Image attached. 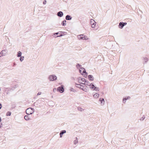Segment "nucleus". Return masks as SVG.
I'll use <instances>...</instances> for the list:
<instances>
[{
	"mask_svg": "<svg viewBox=\"0 0 149 149\" xmlns=\"http://www.w3.org/2000/svg\"><path fill=\"white\" fill-rule=\"evenodd\" d=\"M20 58H19L20 61L22 62L24 59V56H20Z\"/></svg>",
	"mask_w": 149,
	"mask_h": 149,
	"instance_id": "cd10ccee",
	"label": "nucleus"
},
{
	"mask_svg": "<svg viewBox=\"0 0 149 149\" xmlns=\"http://www.w3.org/2000/svg\"><path fill=\"white\" fill-rule=\"evenodd\" d=\"M143 60L145 62V63L147 62L148 61V58L146 57L144 58Z\"/></svg>",
	"mask_w": 149,
	"mask_h": 149,
	"instance_id": "393cba45",
	"label": "nucleus"
},
{
	"mask_svg": "<svg viewBox=\"0 0 149 149\" xmlns=\"http://www.w3.org/2000/svg\"><path fill=\"white\" fill-rule=\"evenodd\" d=\"M99 101L101 102V104H104V101L103 98H100L99 99Z\"/></svg>",
	"mask_w": 149,
	"mask_h": 149,
	"instance_id": "2eb2a0df",
	"label": "nucleus"
},
{
	"mask_svg": "<svg viewBox=\"0 0 149 149\" xmlns=\"http://www.w3.org/2000/svg\"><path fill=\"white\" fill-rule=\"evenodd\" d=\"M79 40H87L88 39V38L83 34L79 35L77 36Z\"/></svg>",
	"mask_w": 149,
	"mask_h": 149,
	"instance_id": "f257e3e1",
	"label": "nucleus"
},
{
	"mask_svg": "<svg viewBox=\"0 0 149 149\" xmlns=\"http://www.w3.org/2000/svg\"><path fill=\"white\" fill-rule=\"evenodd\" d=\"M84 89H85V91H84L86 92V89L85 88Z\"/></svg>",
	"mask_w": 149,
	"mask_h": 149,
	"instance_id": "a19ab883",
	"label": "nucleus"
},
{
	"mask_svg": "<svg viewBox=\"0 0 149 149\" xmlns=\"http://www.w3.org/2000/svg\"><path fill=\"white\" fill-rule=\"evenodd\" d=\"M66 131L65 130H63L61 131L60 133V137L61 138L62 136V135L64 134L65 133Z\"/></svg>",
	"mask_w": 149,
	"mask_h": 149,
	"instance_id": "9b49d317",
	"label": "nucleus"
},
{
	"mask_svg": "<svg viewBox=\"0 0 149 149\" xmlns=\"http://www.w3.org/2000/svg\"><path fill=\"white\" fill-rule=\"evenodd\" d=\"M93 96L95 98H97L99 96V94L98 93H96L93 95Z\"/></svg>",
	"mask_w": 149,
	"mask_h": 149,
	"instance_id": "aec40b11",
	"label": "nucleus"
},
{
	"mask_svg": "<svg viewBox=\"0 0 149 149\" xmlns=\"http://www.w3.org/2000/svg\"><path fill=\"white\" fill-rule=\"evenodd\" d=\"M74 89L73 88H72L71 89V91H74Z\"/></svg>",
	"mask_w": 149,
	"mask_h": 149,
	"instance_id": "e433bc0d",
	"label": "nucleus"
},
{
	"mask_svg": "<svg viewBox=\"0 0 149 149\" xmlns=\"http://www.w3.org/2000/svg\"><path fill=\"white\" fill-rule=\"evenodd\" d=\"M56 35H55V36H57Z\"/></svg>",
	"mask_w": 149,
	"mask_h": 149,
	"instance_id": "37998d69",
	"label": "nucleus"
},
{
	"mask_svg": "<svg viewBox=\"0 0 149 149\" xmlns=\"http://www.w3.org/2000/svg\"><path fill=\"white\" fill-rule=\"evenodd\" d=\"M80 72L82 74L83 73H86L87 74V73L86 72L85 69L83 68H81L79 70Z\"/></svg>",
	"mask_w": 149,
	"mask_h": 149,
	"instance_id": "6e6552de",
	"label": "nucleus"
},
{
	"mask_svg": "<svg viewBox=\"0 0 149 149\" xmlns=\"http://www.w3.org/2000/svg\"><path fill=\"white\" fill-rule=\"evenodd\" d=\"M86 80L84 78H79L78 79V82L80 84H84L83 82H84L85 83Z\"/></svg>",
	"mask_w": 149,
	"mask_h": 149,
	"instance_id": "20e7f679",
	"label": "nucleus"
},
{
	"mask_svg": "<svg viewBox=\"0 0 149 149\" xmlns=\"http://www.w3.org/2000/svg\"><path fill=\"white\" fill-rule=\"evenodd\" d=\"M123 25H124V26L125 25H126L127 24V23H126V22H123Z\"/></svg>",
	"mask_w": 149,
	"mask_h": 149,
	"instance_id": "f704fd0d",
	"label": "nucleus"
},
{
	"mask_svg": "<svg viewBox=\"0 0 149 149\" xmlns=\"http://www.w3.org/2000/svg\"><path fill=\"white\" fill-rule=\"evenodd\" d=\"M24 118L26 120H28L30 119V118L28 115L25 116L24 117Z\"/></svg>",
	"mask_w": 149,
	"mask_h": 149,
	"instance_id": "a211bd4d",
	"label": "nucleus"
},
{
	"mask_svg": "<svg viewBox=\"0 0 149 149\" xmlns=\"http://www.w3.org/2000/svg\"><path fill=\"white\" fill-rule=\"evenodd\" d=\"M16 65V64L15 63H13V66Z\"/></svg>",
	"mask_w": 149,
	"mask_h": 149,
	"instance_id": "4c0bfd02",
	"label": "nucleus"
},
{
	"mask_svg": "<svg viewBox=\"0 0 149 149\" xmlns=\"http://www.w3.org/2000/svg\"><path fill=\"white\" fill-rule=\"evenodd\" d=\"M88 79L90 80L93 81L94 79L93 76L91 75H89L88 76Z\"/></svg>",
	"mask_w": 149,
	"mask_h": 149,
	"instance_id": "ddd939ff",
	"label": "nucleus"
},
{
	"mask_svg": "<svg viewBox=\"0 0 149 149\" xmlns=\"http://www.w3.org/2000/svg\"><path fill=\"white\" fill-rule=\"evenodd\" d=\"M90 84L89 83V81H88L86 80L85 83L84 84L85 85L89 86Z\"/></svg>",
	"mask_w": 149,
	"mask_h": 149,
	"instance_id": "6ab92c4d",
	"label": "nucleus"
},
{
	"mask_svg": "<svg viewBox=\"0 0 149 149\" xmlns=\"http://www.w3.org/2000/svg\"><path fill=\"white\" fill-rule=\"evenodd\" d=\"M124 26L123 25V22H120L119 23V24L118 25V27L120 29H122L124 27Z\"/></svg>",
	"mask_w": 149,
	"mask_h": 149,
	"instance_id": "f8f14e48",
	"label": "nucleus"
},
{
	"mask_svg": "<svg viewBox=\"0 0 149 149\" xmlns=\"http://www.w3.org/2000/svg\"><path fill=\"white\" fill-rule=\"evenodd\" d=\"M1 117H0V122H1Z\"/></svg>",
	"mask_w": 149,
	"mask_h": 149,
	"instance_id": "ea45409f",
	"label": "nucleus"
},
{
	"mask_svg": "<svg viewBox=\"0 0 149 149\" xmlns=\"http://www.w3.org/2000/svg\"><path fill=\"white\" fill-rule=\"evenodd\" d=\"M87 75L86 74V76H85V77H86L87 76Z\"/></svg>",
	"mask_w": 149,
	"mask_h": 149,
	"instance_id": "79ce46f5",
	"label": "nucleus"
},
{
	"mask_svg": "<svg viewBox=\"0 0 149 149\" xmlns=\"http://www.w3.org/2000/svg\"><path fill=\"white\" fill-rule=\"evenodd\" d=\"M76 86L77 87L79 88L80 89H81L83 90L84 91H85V89H84V86H82L80 84H76Z\"/></svg>",
	"mask_w": 149,
	"mask_h": 149,
	"instance_id": "423d86ee",
	"label": "nucleus"
},
{
	"mask_svg": "<svg viewBox=\"0 0 149 149\" xmlns=\"http://www.w3.org/2000/svg\"><path fill=\"white\" fill-rule=\"evenodd\" d=\"M89 86H90V88L91 89H94L95 87L94 85L92 83L90 84Z\"/></svg>",
	"mask_w": 149,
	"mask_h": 149,
	"instance_id": "dca6fc26",
	"label": "nucleus"
},
{
	"mask_svg": "<svg viewBox=\"0 0 149 149\" xmlns=\"http://www.w3.org/2000/svg\"><path fill=\"white\" fill-rule=\"evenodd\" d=\"M63 15V14L62 12L60 11L57 13V15L60 17H62Z\"/></svg>",
	"mask_w": 149,
	"mask_h": 149,
	"instance_id": "9d476101",
	"label": "nucleus"
},
{
	"mask_svg": "<svg viewBox=\"0 0 149 149\" xmlns=\"http://www.w3.org/2000/svg\"><path fill=\"white\" fill-rule=\"evenodd\" d=\"M72 17L69 15H67L65 17V19L67 20H70L72 19Z\"/></svg>",
	"mask_w": 149,
	"mask_h": 149,
	"instance_id": "4468645a",
	"label": "nucleus"
},
{
	"mask_svg": "<svg viewBox=\"0 0 149 149\" xmlns=\"http://www.w3.org/2000/svg\"><path fill=\"white\" fill-rule=\"evenodd\" d=\"M57 90L61 93H63L64 91V89L63 86L62 85L61 86L58 87L57 88Z\"/></svg>",
	"mask_w": 149,
	"mask_h": 149,
	"instance_id": "39448f33",
	"label": "nucleus"
},
{
	"mask_svg": "<svg viewBox=\"0 0 149 149\" xmlns=\"http://www.w3.org/2000/svg\"><path fill=\"white\" fill-rule=\"evenodd\" d=\"M2 124H1V125H0V128H1L2 127Z\"/></svg>",
	"mask_w": 149,
	"mask_h": 149,
	"instance_id": "58836bf2",
	"label": "nucleus"
},
{
	"mask_svg": "<svg viewBox=\"0 0 149 149\" xmlns=\"http://www.w3.org/2000/svg\"><path fill=\"white\" fill-rule=\"evenodd\" d=\"M34 112V109L31 108H28L26 110V113L27 115L32 114Z\"/></svg>",
	"mask_w": 149,
	"mask_h": 149,
	"instance_id": "f03ea898",
	"label": "nucleus"
},
{
	"mask_svg": "<svg viewBox=\"0 0 149 149\" xmlns=\"http://www.w3.org/2000/svg\"><path fill=\"white\" fill-rule=\"evenodd\" d=\"M76 67L77 68H78L79 67L81 68V65H80L79 64L77 63L76 65Z\"/></svg>",
	"mask_w": 149,
	"mask_h": 149,
	"instance_id": "c85d7f7f",
	"label": "nucleus"
},
{
	"mask_svg": "<svg viewBox=\"0 0 149 149\" xmlns=\"http://www.w3.org/2000/svg\"><path fill=\"white\" fill-rule=\"evenodd\" d=\"M2 105L0 103V109H1L2 107Z\"/></svg>",
	"mask_w": 149,
	"mask_h": 149,
	"instance_id": "c9c22d12",
	"label": "nucleus"
},
{
	"mask_svg": "<svg viewBox=\"0 0 149 149\" xmlns=\"http://www.w3.org/2000/svg\"><path fill=\"white\" fill-rule=\"evenodd\" d=\"M41 94V92H39L37 94V95H40Z\"/></svg>",
	"mask_w": 149,
	"mask_h": 149,
	"instance_id": "72a5a7b5",
	"label": "nucleus"
},
{
	"mask_svg": "<svg viewBox=\"0 0 149 149\" xmlns=\"http://www.w3.org/2000/svg\"><path fill=\"white\" fill-rule=\"evenodd\" d=\"M75 139L76 140L74 141V144H76L78 142L77 138V137H76Z\"/></svg>",
	"mask_w": 149,
	"mask_h": 149,
	"instance_id": "b1692460",
	"label": "nucleus"
},
{
	"mask_svg": "<svg viewBox=\"0 0 149 149\" xmlns=\"http://www.w3.org/2000/svg\"><path fill=\"white\" fill-rule=\"evenodd\" d=\"M93 90L95 91H99V88L97 87H95Z\"/></svg>",
	"mask_w": 149,
	"mask_h": 149,
	"instance_id": "5701e85b",
	"label": "nucleus"
},
{
	"mask_svg": "<svg viewBox=\"0 0 149 149\" xmlns=\"http://www.w3.org/2000/svg\"><path fill=\"white\" fill-rule=\"evenodd\" d=\"M22 55V52L20 51H19L17 52V56L18 57H20Z\"/></svg>",
	"mask_w": 149,
	"mask_h": 149,
	"instance_id": "412c9836",
	"label": "nucleus"
},
{
	"mask_svg": "<svg viewBox=\"0 0 149 149\" xmlns=\"http://www.w3.org/2000/svg\"><path fill=\"white\" fill-rule=\"evenodd\" d=\"M57 77L55 75H51L49 76L48 79L50 81H54L56 79Z\"/></svg>",
	"mask_w": 149,
	"mask_h": 149,
	"instance_id": "7ed1b4c3",
	"label": "nucleus"
},
{
	"mask_svg": "<svg viewBox=\"0 0 149 149\" xmlns=\"http://www.w3.org/2000/svg\"><path fill=\"white\" fill-rule=\"evenodd\" d=\"M7 53L6 50H2L0 53V57L2 56H5Z\"/></svg>",
	"mask_w": 149,
	"mask_h": 149,
	"instance_id": "1a4fd4ad",
	"label": "nucleus"
},
{
	"mask_svg": "<svg viewBox=\"0 0 149 149\" xmlns=\"http://www.w3.org/2000/svg\"><path fill=\"white\" fill-rule=\"evenodd\" d=\"M78 110L80 111H82V108L80 107H78Z\"/></svg>",
	"mask_w": 149,
	"mask_h": 149,
	"instance_id": "7c9ffc66",
	"label": "nucleus"
},
{
	"mask_svg": "<svg viewBox=\"0 0 149 149\" xmlns=\"http://www.w3.org/2000/svg\"><path fill=\"white\" fill-rule=\"evenodd\" d=\"M94 22H95V21L93 19H91L90 22V24H92Z\"/></svg>",
	"mask_w": 149,
	"mask_h": 149,
	"instance_id": "2f4dec72",
	"label": "nucleus"
},
{
	"mask_svg": "<svg viewBox=\"0 0 149 149\" xmlns=\"http://www.w3.org/2000/svg\"><path fill=\"white\" fill-rule=\"evenodd\" d=\"M95 22H94L92 24L91 26H92V28H95Z\"/></svg>",
	"mask_w": 149,
	"mask_h": 149,
	"instance_id": "a878e982",
	"label": "nucleus"
},
{
	"mask_svg": "<svg viewBox=\"0 0 149 149\" xmlns=\"http://www.w3.org/2000/svg\"><path fill=\"white\" fill-rule=\"evenodd\" d=\"M145 116H143L140 119V120L141 121H143L145 119Z\"/></svg>",
	"mask_w": 149,
	"mask_h": 149,
	"instance_id": "c756f323",
	"label": "nucleus"
},
{
	"mask_svg": "<svg viewBox=\"0 0 149 149\" xmlns=\"http://www.w3.org/2000/svg\"><path fill=\"white\" fill-rule=\"evenodd\" d=\"M63 36V35L61 33H60L59 32L55 33L54 34V37L56 38L58 37H60Z\"/></svg>",
	"mask_w": 149,
	"mask_h": 149,
	"instance_id": "0eeeda50",
	"label": "nucleus"
},
{
	"mask_svg": "<svg viewBox=\"0 0 149 149\" xmlns=\"http://www.w3.org/2000/svg\"><path fill=\"white\" fill-rule=\"evenodd\" d=\"M46 1L45 0H44L43 1V3L44 4H46Z\"/></svg>",
	"mask_w": 149,
	"mask_h": 149,
	"instance_id": "473e14b6",
	"label": "nucleus"
},
{
	"mask_svg": "<svg viewBox=\"0 0 149 149\" xmlns=\"http://www.w3.org/2000/svg\"><path fill=\"white\" fill-rule=\"evenodd\" d=\"M130 97H125L123 99V102L124 103H125V100H126L127 99H130Z\"/></svg>",
	"mask_w": 149,
	"mask_h": 149,
	"instance_id": "f3484780",
	"label": "nucleus"
},
{
	"mask_svg": "<svg viewBox=\"0 0 149 149\" xmlns=\"http://www.w3.org/2000/svg\"><path fill=\"white\" fill-rule=\"evenodd\" d=\"M11 112H10V111H8V112L7 113H6V115L7 116H10L11 114Z\"/></svg>",
	"mask_w": 149,
	"mask_h": 149,
	"instance_id": "bb28decb",
	"label": "nucleus"
},
{
	"mask_svg": "<svg viewBox=\"0 0 149 149\" xmlns=\"http://www.w3.org/2000/svg\"><path fill=\"white\" fill-rule=\"evenodd\" d=\"M66 21L65 20H64L62 22L61 24L63 26H65L66 25Z\"/></svg>",
	"mask_w": 149,
	"mask_h": 149,
	"instance_id": "4be33fe9",
	"label": "nucleus"
}]
</instances>
